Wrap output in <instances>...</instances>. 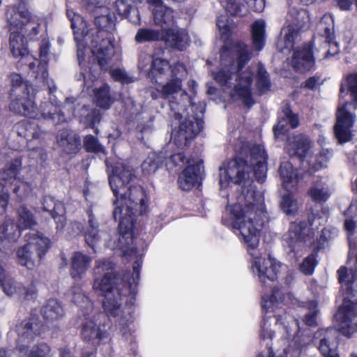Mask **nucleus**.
Returning a JSON list of instances; mask_svg holds the SVG:
<instances>
[{
  "instance_id": "obj_1",
  "label": "nucleus",
  "mask_w": 357,
  "mask_h": 357,
  "mask_svg": "<svg viewBox=\"0 0 357 357\" xmlns=\"http://www.w3.org/2000/svg\"><path fill=\"white\" fill-rule=\"evenodd\" d=\"M109 174V182L115 199L114 218L119 221V238L116 248L123 250L124 255H134L137 260L133 266L132 278L126 280L113 274V265L109 261L98 260L93 269V289L104 296V310L109 317L115 319L119 324H130V312H125L121 306L123 298L135 294L139 278L140 263L138 259L142 255L137 248L127 247L133 242V228L135 215L143 214L148 207V199L140 186L127 188L132 176V170L121 162L114 166L106 161Z\"/></svg>"
},
{
  "instance_id": "obj_2",
  "label": "nucleus",
  "mask_w": 357,
  "mask_h": 357,
  "mask_svg": "<svg viewBox=\"0 0 357 357\" xmlns=\"http://www.w3.org/2000/svg\"><path fill=\"white\" fill-rule=\"evenodd\" d=\"M266 218L264 198L250 187H244L237 202L229 206L222 217L224 225L239 232L240 240L252 257V271L259 282L271 287L282 271L287 269L275 259L259 257L260 230Z\"/></svg>"
},
{
  "instance_id": "obj_3",
  "label": "nucleus",
  "mask_w": 357,
  "mask_h": 357,
  "mask_svg": "<svg viewBox=\"0 0 357 357\" xmlns=\"http://www.w3.org/2000/svg\"><path fill=\"white\" fill-rule=\"evenodd\" d=\"M7 19L10 24V47L13 56L22 57L27 63L36 79L48 85L47 63L50 50L49 40L44 37L39 47L40 61L28 54L24 36L33 38L40 32H46V26L43 20L31 16L24 6L10 7L7 11Z\"/></svg>"
},
{
  "instance_id": "obj_4",
  "label": "nucleus",
  "mask_w": 357,
  "mask_h": 357,
  "mask_svg": "<svg viewBox=\"0 0 357 357\" xmlns=\"http://www.w3.org/2000/svg\"><path fill=\"white\" fill-rule=\"evenodd\" d=\"M252 56L248 47L242 42H236L230 47L225 45L220 55L222 68L214 75L215 80L225 91L229 89L228 93L234 101L241 100L248 107L253 104L250 89L253 74L243 68Z\"/></svg>"
},
{
  "instance_id": "obj_5",
  "label": "nucleus",
  "mask_w": 357,
  "mask_h": 357,
  "mask_svg": "<svg viewBox=\"0 0 357 357\" xmlns=\"http://www.w3.org/2000/svg\"><path fill=\"white\" fill-rule=\"evenodd\" d=\"M10 80L11 84L10 109L15 113L31 119H40L41 116L45 119H51L55 124L70 119L74 116L83 117L82 121H88L89 123H94L96 121L94 116L87 112L88 108L85 105L79 109H75L76 100L73 98H68L59 111L52 104L45 103V107L48 109V112H46L44 108L43 112L40 113L29 96V85L23 80L21 75L13 73L10 75Z\"/></svg>"
},
{
  "instance_id": "obj_6",
  "label": "nucleus",
  "mask_w": 357,
  "mask_h": 357,
  "mask_svg": "<svg viewBox=\"0 0 357 357\" xmlns=\"http://www.w3.org/2000/svg\"><path fill=\"white\" fill-rule=\"evenodd\" d=\"M243 149L249 151V162L242 159H234L223 164L219 169L220 185L227 188L229 183L243 184L249 183L252 169L259 182L264 181L267 172V154L261 144L245 145Z\"/></svg>"
},
{
  "instance_id": "obj_7",
  "label": "nucleus",
  "mask_w": 357,
  "mask_h": 357,
  "mask_svg": "<svg viewBox=\"0 0 357 357\" xmlns=\"http://www.w3.org/2000/svg\"><path fill=\"white\" fill-rule=\"evenodd\" d=\"M101 15L95 17V29H85L83 44L90 41V48L93 56L98 60V65L103 68L114 54L115 17L109 15L108 9H100Z\"/></svg>"
},
{
  "instance_id": "obj_8",
  "label": "nucleus",
  "mask_w": 357,
  "mask_h": 357,
  "mask_svg": "<svg viewBox=\"0 0 357 357\" xmlns=\"http://www.w3.org/2000/svg\"><path fill=\"white\" fill-rule=\"evenodd\" d=\"M346 91L350 93L351 102L344 101L337 111V123L334 126L335 135L340 144L351 140L353 137L352 128L356 121V114L347 109L349 105L357 109V73L347 76L344 83L342 84L340 91V98L342 100Z\"/></svg>"
},
{
  "instance_id": "obj_9",
  "label": "nucleus",
  "mask_w": 357,
  "mask_h": 357,
  "mask_svg": "<svg viewBox=\"0 0 357 357\" xmlns=\"http://www.w3.org/2000/svg\"><path fill=\"white\" fill-rule=\"evenodd\" d=\"M150 75L159 84L167 81L158 91L164 98H168L182 91V81L187 76V70L181 63L169 65L165 59L154 58Z\"/></svg>"
},
{
  "instance_id": "obj_10",
  "label": "nucleus",
  "mask_w": 357,
  "mask_h": 357,
  "mask_svg": "<svg viewBox=\"0 0 357 357\" xmlns=\"http://www.w3.org/2000/svg\"><path fill=\"white\" fill-rule=\"evenodd\" d=\"M26 244L17 250L19 263L29 269L37 266L51 246L50 239L36 231L26 235Z\"/></svg>"
},
{
  "instance_id": "obj_11",
  "label": "nucleus",
  "mask_w": 357,
  "mask_h": 357,
  "mask_svg": "<svg viewBox=\"0 0 357 357\" xmlns=\"http://www.w3.org/2000/svg\"><path fill=\"white\" fill-rule=\"evenodd\" d=\"M310 147V142L307 137L299 135L289 141L287 146L288 153L291 156H298L302 160V165H309L315 171L321 169L327 166V163L332 155V151L328 149H323L316 158L310 157V159H305L308 157Z\"/></svg>"
},
{
  "instance_id": "obj_12",
  "label": "nucleus",
  "mask_w": 357,
  "mask_h": 357,
  "mask_svg": "<svg viewBox=\"0 0 357 357\" xmlns=\"http://www.w3.org/2000/svg\"><path fill=\"white\" fill-rule=\"evenodd\" d=\"M283 330L286 333V337L282 340L285 357H300L303 349L310 343L311 337L299 331L296 320H291L287 325H284Z\"/></svg>"
},
{
  "instance_id": "obj_13",
  "label": "nucleus",
  "mask_w": 357,
  "mask_h": 357,
  "mask_svg": "<svg viewBox=\"0 0 357 357\" xmlns=\"http://www.w3.org/2000/svg\"><path fill=\"white\" fill-rule=\"evenodd\" d=\"M186 111L175 112L176 119L180 121L177 130L172 132V139L178 146H186L202 129L203 121L193 116L185 118Z\"/></svg>"
},
{
  "instance_id": "obj_14",
  "label": "nucleus",
  "mask_w": 357,
  "mask_h": 357,
  "mask_svg": "<svg viewBox=\"0 0 357 357\" xmlns=\"http://www.w3.org/2000/svg\"><path fill=\"white\" fill-rule=\"evenodd\" d=\"M314 229L305 222L292 223L289 231L283 236V244L289 252H297L313 243Z\"/></svg>"
},
{
  "instance_id": "obj_15",
  "label": "nucleus",
  "mask_w": 357,
  "mask_h": 357,
  "mask_svg": "<svg viewBox=\"0 0 357 357\" xmlns=\"http://www.w3.org/2000/svg\"><path fill=\"white\" fill-rule=\"evenodd\" d=\"M310 22V15L305 10L291 8L287 15L284 33V48L290 50L294 46V40L297 32Z\"/></svg>"
},
{
  "instance_id": "obj_16",
  "label": "nucleus",
  "mask_w": 357,
  "mask_h": 357,
  "mask_svg": "<svg viewBox=\"0 0 357 357\" xmlns=\"http://www.w3.org/2000/svg\"><path fill=\"white\" fill-rule=\"evenodd\" d=\"M43 325L39 321L37 317H31L28 320H24L20 325L16 326V332L19 335L18 349L22 352L26 347L24 344L29 342L33 337L40 335L42 332Z\"/></svg>"
},
{
  "instance_id": "obj_17",
  "label": "nucleus",
  "mask_w": 357,
  "mask_h": 357,
  "mask_svg": "<svg viewBox=\"0 0 357 357\" xmlns=\"http://www.w3.org/2000/svg\"><path fill=\"white\" fill-rule=\"evenodd\" d=\"M67 16L71 21V26L73 29L75 39L77 43V57L79 65L84 57V50L85 46L83 44V38L85 29L87 28V22L79 14L75 13L73 10L67 9Z\"/></svg>"
},
{
  "instance_id": "obj_18",
  "label": "nucleus",
  "mask_w": 357,
  "mask_h": 357,
  "mask_svg": "<svg viewBox=\"0 0 357 357\" xmlns=\"http://www.w3.org/2000/svg\"><path fill=\"white\" fill-rule=\"evenodd\" d=\"M98 319H86L83 323L82 329V337L87 342H91L96 345L100 341L107 337V333L105 328V326H101L100 323H98Z\"/></svg>"
},
{
  "instance_id": "obj_19",
  "label": "nucleus",
  "mask_w": 357,
  "mask_h": 357,
  "mask_svg": "<svg viewBox=\"0 0 357 357\" xmlns=\"http://www.w3.org/2000/svg\"><path fill=\"white\" fill-rule=\"evenodd\" d=\"M291 65L296 70L302 73L310 70L314 67V59L310 45H305L294 51Z\"/></svg>"
},
{
  "instance_id": "obj_20",
  "label": "nucleus",
  "mask_w": 357,
  "mask_h": 357,
  "mask_svg": "<svg viewBox=\"0 0 357 357\" xmlns=\"http://www.w3.org/2000/svg\"><path fill=\"white\" fill-rule=\"evenodd\" d=\"M315 338H320L319 349L324 357H340L337 353V343L334 341L333 329H321L315 333Z\"/></svg>"
},
{
  "instance_id": "obj_21",
  "label": "nucleus",
  "mask_w": 357,
  "mask_h": 357,
  "mask_svg": "<svg viewBox=\"0 0 357 357\" xmlns=\"http://www.w3.org/2000/svg\"><path fill=\"white\" fill-rule=\"evenodd\" d=\"M188 166L180 174L178 178V183L183 190H189L198 183L199 176L201 170V163H195L190 159L187 161Z\"/></svg>"
},
{
  "instance_id": "obj_22",
  "label": "nucleus",
  "mask_w": 357,
  "mask_h": 357,
  "mask_svg": "<svg viewBox=\"0 0 357 357\" xmlns=\"http://www.w3.org/2000/svg\"><path fill=\"white\" fill-rule=\"evenodd\" d=\"M299 125L298 117L293 114L288 104H285L279 117L277 125L273 128L275 137L286 134L290 129L296 128Z\"/></svg>"
},
{
  "instance_id": "obj_23",
  "label": "nucleus",
  "mask_w": 357,
  "mask_h": 357,
  "mask_svg": "<svg viewBox=\"0 0 357 357\" xmlns=\"http://www.w3.org/2000/svg\"><path fill=\"white\" fill-rule=\"evenodd\" d=\"M162 38L168 45L181 51L185 50L190 43L188 33L183 29H178L175 26L162 31Z\"/></svg>"
},
{
  "instance_id": "obj_24",
  "label": "nucleus",
  "mask_w": 357,
  "mask_h": 357,
  "mask_svg": "<svg viewBox=\"0 0 357 357\" xmlns=\"http://www.w3.org/2000/svg\"><path fill=\"white\" fill-rule=\"evenodd\" d=\"M43 210L50 212L56 224L57 229H62L66 223V210L63 204L56 202L52 197H45L43 200Z\"/></svg>"
},
{
  "instance_id": "obj_25",
  "label": "nucleus",
  "mask_w": 357,
  "mask_h": 357,
  "mask_svg": "<svg viewBox=\"0 0 357 357\" xmlns=\"http://www.w3.org/2000/svg\"><path fill=\"white\" fill-rule=\"evenodd\" d=\"M261 298L263 311L266 313L274 312L283 305L284 295L280 289L274 287L271 289L270 294L266 289L263 290Z\"/></svg>"
},
{
  "instance_id": "obj_26",
  "label": "nucleus",
  "mask_w": 357,
  "mask_h": 357,
  "mask_svg": "<svg viewBox=\"0 0 357 357\" xmlns=\"http://www.w3.org/2000/svg\"><path fill=\"white\" fill-rule=\"evenodd\" d=\"M279 172L284 188L289 192L295 191L298 187V174L297 170L294 169L291 162H282Z\"/></svg>"
},
{
  "instance_id": "obj_27",
  "label": "nucleus",
  "mask_w": 357,
  "mask_h": 357,
  "mask_svg": "<svg viewBox=\"0 0 357 357\" xmlns=\"http://www.w3.org/2000/svg\"><path fill=\"white\" fill-rule=\"evenodd\" d=\"M333 20L329 15H324L321 18L319 27L320 29H324V36L326 38V45L328 46L325 57L333 56L338 53L339 47L336 42L333 41Z\"/></svg>"
},
{
  "instance_id": "obj_28",
  "label": "nucleus",
  "mask_w": 357,
  "mask_h": 357,
  "mask_svg": "<svg viewBox=\"0 0 357 357\" xmlns=\"http://www.w3.org/2000/svg\"><path fill=\"white\" fill-rule=\"evenodd\" d=\"M92 259L81 252L73 253L71 257L70 275L75 280H81L89 269Z\"/></svg>"
},
{
  "instance_id": "obj_29",
  "label": "nucleus",
  "mask_w": 357,
  "mask_h": 357,
  "mask_svg": "<svg viewBox=\"0 0 357 357\" xmlns=\"http://www.w3.org/2000/svg\"><path fill=\"white\" fill-rule=\"evenodd\" d=\"M2 255L3 253L0 252V257H2ZM3 268L0 265V282L3 291L7 295L12 296L15 294H18L20 295H24L26 298H29V296H31L34 294V288L26 289L25 287H22L20 284H16V282L12 278L4 279L3 275Z\"/></svg>"
},
{
  "instance_id": "obj_30",
  "label": "nucleus",
  "mask_w": 357,
  "mask_h": 357,
  "mask_svg": "<svg viewBox=\"0 0 357 357\" xmlns=\"http://www.w3.org/2000/svg\"><path fill=\"white\" fill-rule=\"evenodd\" d=\"M130 0H116L114 4V9L116 13L122 17L128 18L135 24L139 25L141 20L139 13L135 10L137 6L131 5Z\"/></svg>"
},
{
  "instance_id": "obj_31",
  "label": "nucleus",
  "mask_w": 357,
  "mask_h": 357,
  "mask_svg": "<svg viewBox=\"0 0 357 357\" xmlns=\"http://www.w3.org/2000/svg\"><path fill=\"white\" fill-rule=\"evenodd\" d=\"M57 142L63 151L68 154L77 153L80 149V139L75 134L63 130L57 135Z\"/></svg>"
},
{
  "instance_id": "obj_32",
  "label": "nucleus",
  "mask_w": 357,
  "mask_h": 357,
  "mask_svg": "<svg viewBox=\"0 0 357 357\" xmlns=\"http://www.w3.org/2000/svg\"><path fill=\"white\" fill-rule=\"evenodd\" d=\"M153 14L155 24L161 26L162 31L174 26V11L171 8L160 6V9H153Z\"/></svg>"
},
{
  "instance_id": "obj_33",
  "label": "nucleus",
  "mask_w": 357,
  "mask_h": 357,
  "mask_svg": "<svg viewBox=\"0 0 357 357\" xmlns=\"http://www.w3.org/2000/svg\"><path fill=\"white\" fill-rule=\"evenodd\" d=\"M307 193L313 202L319 204L326 202L332 194L328 185L321 179L313 183Z\"/></svg>"
},
{
  "instance_id": "obj_34",
  "label": "nucleus",
  "mask_w": 357,
  "mask_h": 357,
  "mask_svg": "<svg viewBox=\"0 0 357 357\" xmlns=\"http://www.w3.org/2000/svg\"><path fill=\"white\" fill-rule=\"evenodd\" d=\"M252 43L255 50L260 51L264 46L265 22L260 20L255 22L252 25Z\"/></svg>"
},
{
  "instance_id": "obj_35",
  "label": "nucleus",
  "mask_w": 357,
  "mask_h": 357,
  "mask_svg": "<svg viewBox=\"0 0 357 357\" xmlns=\"http://www.w3.org/2000/svg\"><path fill=\"white\" fill-rule=\"evenodd\" d=\"M42 312L47 321H53L63 315V309L61 303L56 300L50 299L43 308Z\"/></svg>"
},
{
  "instance_id": "obj_36",
  "label": "nucleus",
  "mask_w": 357,
  "mask_h": 357,
  "mask_svg": "<svg viewBox=\"0 0 357 357\" xmlns=\"http://www.w3.org/2000/svg\"><path fill=\"white\" fill-rule=\"evenodd\" d=\"M70 291L72 301L79 307L84 314H89L93 309V303L89 298L82 293L79 287H73Z\"/></svg>"
},
{
  "instance_id": "obj_37",
  "label": "nucleus",
  "mask_w": 357,
  "mask_h": 357,
  "mask_svg": "<svg viewBox=\"0 0 357 357\" xmlns=\"http://www.w3.org/2000/svg\"><path fill=\"white\" fill-rule=\"evenodd\" d=\"M94 101L96 105L102 109H108L112 103V99L109 93V87L104 84L101 87L94 90Z\"/></svg>"
},
{
  "instance_id": "obj_38",
  "label": "nucleus",
  "mask_w": 357,
  "mask_h": 357,
  "mask_svg": "<svg viewBox=\"0 0 357 357\" xmlns=\"http://www.w3.org/2000/svg\"><path fill=\"white\" fill-rule=\"evenodd\" d=\"M20 235V229L17 225H14L11 220H6L0 227V239H8L9 241H15Z\"/></svg>"
},
{
  "instance_id": "obj_39",
  "label": "nucleus",
  "mask_w": 357,
  "mask_h": 357,
  "mask_svg": "<svg viewBox=\"0 0 357 357\" xmlns=\"http://www.w3.org/2000/svg\"><path fill=\"white\" fill-rule=\"evenodd\" d=\"M21 165V160L15 159L8 168L0 172V179L8 182L16 181V176Z\"/></svg>"
},
{
  "instance_id": "obj_40",
  "label": "nucleus",
  "mask_w": 357,
  "mask_h": 357,
  "mask_svg": "<svg viewBox=\"0 0 357 357\" xmlns=\"http://www.w3.org/2000/svg\"><path fill=\"white\" fill-rule=\"evenodd\" d=\"M18 225L20 229L29 228L36 225V222L30 213V211L24 206H20L18 209Z\"/></svg>"
},
{
  "instance_id": "obj_41",
  "label": "nucleus",
  "mask_w": 357,
  "mask_h": 357,
  "mask_svg": "<svg viewBox=\"0 0 357 357\" xmlns=\"http://www.w3.org/2000/svg\"><path fill=\"white\" fill-rule=\"evenodd\" d=\"M160 38H162V33L158 31L151 29H140L137 32L135 40L139 43H142L157 40Z\"/></svg>"
},
{
  "instance_id": "obj_42",
  "label": "nucleus",
  "mask_w": 357,
  "mask_h": 357,
  "mask_svg": "<svg viewBox=\"0 0 357 357\" xmlns=\"http://www.w3.org/2000/svg\"><path fill=\"white\" fill-rule=\"evenodd\" d=\"M280 206L283 212L287 215H294L298 209V201L291 193L282 197Z\"/></svg>"
},
{
  "instance_id": "obj_43",
  "label": "nucleus",
  "mask_w": 357,
  "mask_h": 357,
  "mask_svg": "<svg viewBox=\"0 0 357 357\" xmlns=\"http://www.w3.org/2000/svg\"><path fill=\"white\" fill-rule=\"evenodd\" d=\"M161 161L155 153H151L142 164V169L144 174L154 173L159 167Z\"/></svg>"
},
{
  "instance_id": "obj_44",
  "label": "nucleus",
  "mask_w": 357,
  "mask_h": 357,
  "mask_svg": "<svg viewBox=\"0 0 357 357\" xmlns=\"http://www.w3.org/2000/svg\"><path fill=\"white\" fill-rule=\"evenodd\" d=\"M257 85L261 92H266L270 88V81L263 66L258 64Z\"/></svg>"
},
{
  "instance_id": "obj_45",
  "label": "nucleus",
  "mask_w": 357,
  "mask_h": 357,
  "mask_svg": "<svg viewBox=\"0 0 357 357\" xmlns=\"http://www.w3.org/2000/svg\"><path fill=\"white\" fill-rule=\"evenodd\" d=\"M217 26L222 39L227 40L231 30V24L229 22L228 17L225 15L220 16L217 20Z\"/></svg>"
},
{
  "instance_id": "obj_46",
  "label": "nucleus",
  "mask_w": 357,
  "mask_h": 357,
  "mask_svg": "<svg viewBox=\"0 0 357 357\" xmlns=\"http://www.w3.org/2000/svg\"><path fill=\"white\" fill-rule=\"evenodd\" d=\"M85 240L89 246L91 247L93 249H94L95 244L99 240L96 226L91 219L89 220V227L85 232Z\"/></svg>"
},
{
  "instance_id": "obj_47",
  "label": "nucleus",
  "mask_w": 357,
  "mask_h": 357,
  "mask_svg": "<svg viewBox=\"0 0 357 357\" xmlns=\"http://www.w3.org/2000/svg\"><path fill=\"white\" fill-rule=\"evenodd\" d=\"M84 147L89 152L99 153L104 151L103 147L100 144L96 137L88 135L84 139Z\"/></svg>"
},
{
  "instance_id": "obj_48",
  "label": "nucleus",
  "mask_w": 357,
  "mask_h": 357,
  "mask_svg": "<svg viewBox=\"0 0 357 357\" xmlns=\"http://www.w3.org/2000/svg\"><path fill=\"white\" fill-rule=\"evenodd\" d=\"M50 348L46 344L33 347L29 352L28 357H49Z\"/></svg>"
},
{
  "instance_id": "obj_49",
  "label": "nucleus",
  "mask_w": 357,
  "mask_h": 357,
  "mask_svg": "<svg viewBox=\"0 0 357 357\" xmlns=\"http://www.w3.org/2000/svg\"><path fill=\"white\" fill-rule=\"evenodd\" d=\"M317 265L316 257L314 255L307 257L301 265V271L305 275H311L315 266Z\"/></svg>"
},
{
  "instance_id": "obj_50",
  "label": "nucleus",
  "mask_w": 357,
  "mask_h": 357,
  "mask_svg": "<svg viewBox=\"0 0 357 357\" xmlns=\"http://www.w3.org/2000/svg\"><path fill=\"white\" fill-rule=\"evenodd\" d=\"M31 190V186L26 182L17 180L15 183L13 191L20 198L26 197Z\"/></svg>"
},
{
  "instance_id": "obj_51",
  "label": "nucleus",
  "mask_w": 357,
  "mask_h": 357,
  "mask_svg": "<svg viewBox=\"0 0 357 357\" xmlns=\"http://www.w3.org/2000/svg\"><path fill=\"white\" fill-rule=\"evenodd\" d=\"M317 303L315 301H312L310 303V312L305 315V322L307 325L310 326L316 325V319L317 314Z\"/></svg>"
},
{
  "instance_id": "obj_52",
  "label": "nucleus",
  "mask_w": 357,
  "mask_h": 357,
  "mask_svg": "<svg viewBox=\"0 0 357 357\" xmlns=\"http://www.w3.org/2000/svg\"><path fill=\"white\" fill-rule=\"evenodd\" d=\"M112 77L115 81H119L122 83H130L133 82L132 77H130L126 73L121 69H114L110 72Z\"/></svg>"
},
{
  "instance_id": "obj_53",
  "label": "nucleus",
  "mask_w": 357,
  "mask_h": 357,
  "mask_svg": "<svg viewBox=\"0 0 357 357\" xmlns=\"http://www.w3.org/2000/svg\"><path fill=\"white\" fill-rule=\"evenodd\" d=\"M109 0H84V5L88 10L95 11L96 9L106 8V4Z\"/></svg>"
},
{
  "instance_id": "obj_54",
  "label": "nucleus",
  "mask_w": 357,
  "mask_h": 357,
  "mask_svg": "<svg viewBox=\"0 0 357 357\" xmlns=\"http://www.w3.org/2000/svg\"><path fill=\"white\" fill-rule=\"evenodd\" d=\"M226 11L231 15L239 14L241 6L236 0H226L223 4Z\"/></svg>"
},
{
  "instance_id": "obj_55",
  "label": "nucleus",
  "mask_w": 357,
  "mask_h": 357,
  "mask_svg": "<svg viewBox=\"0 0 357 357\" xmlns=\"http://www.w3.org/2000/svg\"><path fill=\"white\" fill-rule=\"evenodd\" d=\"M328 215V211L326 208L323 209V215L321 216H315L314 219L312 220L310 223L312 226H314L316 228L318 227V225H321L324 224L327 218Z\"/></svg>"
},
{
  "instance_id": "obj_56",
  "label": "nucleus",
  "mask_w": 357,
  "mask_h": 357,
  "mask_svg": "<svg viewBox=\"0 0 357 357\" xmlns=\"http://www.w3.org/2000/svg\"><path fill=\"white\" fill-rule=\"evenodd\" d=\"M269 324L266 319L263 320L261 325V337L265 340L266 339H272V332L269 329Z\"/></svg>"
},
{
  "instance_id": "obj_57",
  "label": "nucleus",
  "mask_w": 357,
  "mask_h": 357,
  "mask_svg": "<svg viewBox=\"0 0 357 357\" xmlns=\"http://www.w3.org/2000/svg\"><path fill=\"white\" fill-rule=\"evenodd\" d=\"M8 190H4L3 184L0 183V206L2 208V211L5 210V208L8 204Z\"/></svg>"
},
{
  "instance_id": "obj_58",
  "label": "nucleus",
  "mask_w": 357,
  "mask_h": 357,
  "mask_svg": "<svg viewBox=\"0 0 357 357\" xmlns=\"http://www.w3.org/2000/svg\"><path fill=\"white\" fill-rule=\"evenodd\" d=\"M170 160L176 166H181V165H184L185 163L188 164L187 161L188 160H187L185 161V158L184 155L183 153H179L174 154V155H172L170 158Z\"/></svg>"
},
{
  "instance_id": "obj_59",
  "label": "nucleus",
  "mask_w": 357,
  "mask_h": 357,
  "mask_svg": "<svg viewBox=\"0 0 357 357\" xmlns=\"http://www.w3.org/2000/svg\"><path fill=\"white\" fill-rule=\"evenodd\" d=\"M344 227L349 236V245L351 246L350 236L353 235L355 231L356 224L352 220L348 219L345 220Z\"/></svg>"
},
{
  "instance_id": "obj_60",
  "label": "nucleus",
  "mask_w": 357,
  "mask_h": 357,
  "mask_svg": "<svg viewBox=\"0 0 357 357\" xmlns=\"http://www.w3.org/2000/svg\"><path fill=\"white\" fill-rule=\"evenodd\" d=\"M320 84V78L319 77H312L307 79L305 82V86L309 89H314Z\"/></svg>"
},
{
  "instance_id": "obj_61",
  "label": "nucleus",
  "mask_w": 357,
  "mask_h": 357,
  "mask_svg": "<svg viewBox=\"0 0 357 357\" xmlns=\"http://www.w3.org/2000/svg\"><path fill=\"white\" fill-rule=\"evenodd\" d=\"M43 135V132L40 129L38 128H32L30 126V128L27 129V133L26 134V137L31 136L33 139H39Z\"/></svg>"
},
{
  "instance_id": "obj_62",
  "label": "nucleus",
  "mask_w": 357,
  "mask_h": 357,
  "mask_svg": "<svg viewBox=\"0 0 357 357\" xmlns=\"http://www.w3.org/2000/svg\"><path fill=\"white\" fill-rule=\"evenodd\" d=\"M252 7L255 11L260 13L265 7L264 0H252Z\"/></svg>"
},
{
  "instance_id": "obj_63",
  "label": "nucleus",
  "mask_w": 357,
  "mask_h": 357,
  "mask_svg": "<svg viewBox=\"0 0 357 357\" xmlns=\"http://www.w3.org/2000/svg\"><path fill=\"white\" fill-rule=\"evenodd\" d=\"M148 2L155 7L153 9H160V6H165L162 4V0H148Z\"/></svg>"
},
{
  "instance_id": "obj_64",
  "label": "nucleus",
  "mask_w": 357,
  "mask_h": 357,
  "mask_svg": "<svg viewBox=\"0 0 357 357\" xmlns=\"http://www.w3.org/2000/svg\"><path fill=\"white\" fill-rule=\"evenodd\" d=\"M60 357H73L69 351L66 349H61L60 350Z\"/></svg>"
}]
</instances>
